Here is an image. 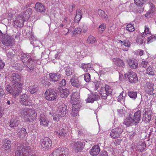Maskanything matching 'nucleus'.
<instances>
[{
    "mask_svg": "<svg viewBox=\"0 0 156 156\" xmlns=\"http://www.w3.org/2000/svg\"><path fill=\"white\" fill-rule=\"evenodd\" d=\"M84 79L87 82H89L90 80V76L89 73H87L84 75Z\"/></svg>",
    "mask_w": 156,
    "mask_h": 156,
    "instance_id": "nucleus-47",
    "label": "nucleus"
},
{
    "mask_svg": "<svg viewBox=\"0 0 156 156\" xmlns=\"http://www.w3.org/2000/svg\"><path fill=\"white\" fill-rule=\"evenodd\" d=\"M114 64L119 67H123L125 65L124 62L120 58H116L112 59Z\"/></svg>",
    "mask_w": 156,
    "mask_h": 156,
    "instance_id": "nucleus-23",
    "label": "nucleus"
},
{
    "mask_svg": "<svg viewBox=\"0 0 156 156\" xmlns=\"http://www.w3.org/2000/svg\"><path fill=\"white\" fill-rule=\"evenodd\" d=\"M151 34L150 30L148 27V26L145 25L144 27V30L143 34L145 36H148Z\"/></svg>",
    "mask_w": 156,
    "mask_h": 156,
    "instance_id": "nucleus-41",
    "label": "nucleus"
},
{
    "mask_svg": "<svg viewBox=\"0 0 156 156\" xmlns=\"http://www.w3.org/2000/svg\"><path fill=\"white\" fill-rule=\"evenodd\" d=\"M112 92V90L109 87L108 85H105V87L101 88L100 93H106L107 94H110Z\"/></svg>",
    "mask_w": 156,
    "mask_h": 156,
    "instance_id": "nucleus-29",
    "label": "nucleus"
},
{
    "mask_svg": "<svg viewBox=\"0 0 156 156\" xmlns=\"http://www.w3.org/2000/svg\"><path fill=\"white\" fill-rule=\"evenodd\" d=\"M137 54L140 56H142L144 53V51L141 49H139L136 51Z\"/></svg>",
    "mask_w": 156,
    "mask_h": 156,
    "instance_id": "nucleus-62",
    "label": "nucleus"
},
{
    "mask_svg": "<svg viewBox=\"0 0 156 156\" xmlns=\"http://www.w3.org/2000/svg\"><path fill=\"white\" fill-rule=\"evenodd\" d=\"M39 120L40 124L45 126H47L48 125L49 121L47 117L43 114H41L39 117Z\"/></svg>",
    "mask_w": 156,
    "mask_h": 156,
    "instance_id": "nucleus-18",
    "label": "nucleus"
},
{
    "mask_svg": "<svg viewBox=\"0 0 156 156\" xmlns=\"http://www.w3.org/2000/svg\"><path fill=\"white\" fill-rule=\"evenodd\" d=\"M95 86V90H97L99 87L100 85V82L98 81H96L94 83Z\"/></svg>",
    "mask_w": 156,
    "mask_h": 156,
    "instance_id": "nucleus-60",
    "label": "nucleus"
},
{
    "mask_svg": "<svg viewBox=\"0 0 156 156\" xmlns=\"http://www.w3.org/2000/svg\"><path fill=\"white\" fill-rule=\"evenodd\" d=\"M129 97L133 100H135L137 97V93L134 91H129L127 93Z\"/></svg>",
    "mask_w": 156,
    "mask_h": 156,
    "instance_id": "nucleus-39",
    "label": "nucleus"
},
{
    "mask_svg": "<svg viewBox=\"0 0 156 156\" xmlns=\"http://www.w3.org/2000/svg\"><path fill=\"white\" fill-rule=\"evenodd\" d=\"M133 112H131L129 113V114L126 117V119L124 120V122L126 126H129L133 125H136L133 119Z\"/></svg>",
    "mask_w": 156,
    "mask_h": 156,
    "instance_id": "nucleus-10",
    "label": "nucleus"
},
{
    "mask_svg": "<svg viewBox=\"0 0 156 156\" xmlns=\"http://www.w3.org/2000/svg\"><path fill=\"white\" fill-rule=\"evenodd\" d=\"M133 24L129 23L126 27V30L128 32H132L134 31L135 28Z\"/></svg>",
    "mask_w": 156,
    "mask_h": 156,
    "instance_id": "nucleus-36",
    "label": "nucleus"
},
{
    "mask_svg": "<svg viewBox=\"0 0 156 156\" xmlns=\"http://www.w3.org/2000/svg\"><path fill=\"white\" fill-rule=\"evenodd\" d=\"M100 95L101 96V98L102 99L106 100L107 99V97L110 94H107V93L102 92L100 93Z\"/></svg>",
    "mask_w": 156,
    "mask_h": 156,
    "instance_id": "nucleus-55",
    "label": "nucleus"
},
{
    "mask_svg": "<svg viewBox=\"0 0 156 156\" xmlns=\"http://www.w3.org/2000/svg\"><path fill=\"white\" fill-rule=\"evenodd\" d=\"M26 132L25 128L21 129L20 131L19 132V134L21 136H25Z\"/></svg>",
    "mask_w": 156,
    "mask_h": 156,
    "instance_id": "nucleus-57",
    "label": "nucleus"
},
{
    "mask_svg": "<svg viewBox=\"0 0 156 156\" xmlns=\"http://www.w3.org/2000/svg\"><path fill=\"white\" fill-rule=\"evenodd\" d=\"M156 40V37L153 35L148 37L147 39V43L149 44L151 43Z\"/></svg>",
    "mask_w": 156,
    "mask_h": 156,
    "instance_id": "nucleus-45",
    "label": "nucleus"
},
{
    "mask_svg": "<svg viewBox=\"0 0 156 156\" xmlns=\"http://www.w3.org/2000/svg\"><path fill=\"white\" fill-rule=\"evenodd\" d=\"M145 143L144 142H140L138 145L136 147V148L137 150L140 152H142L145 149L146 147Z\"/></svg>",
    "mask_w": 156,
    "mask_h": 156,
    "instance_id": "nucleus-33",
    "label": "nucleus"
},
{
    "mask_svg": "<svg viewBox=\"0 0 156 156\" xmlns=\"http://www.w3.org/2000/svg\"><path fill=\"white\" fill-rule=\"evenodd\" d=\"M147 0H134L135 3L137 5H140L144 4Z\"/></svg>",
    "mask_w": 156,
    "mask_h": 156,
    "instance_id": "nucleus-48",
    "label": "nucleus"
},
{
    "mask_svg": "<svg viewBox=\"0 0 156 156\" xmlns=\"http://www.w3.org/2000/svg\"><path fill=\"white\" fill-rule=\"evenodd\" d=\"M22 61L24 65L31 63L34 61V59L31 58L30 54L23 55L21 57Z\"/></svg>",
    "mask_w": 156,
    "mask_h": 156,
    "instance_id": "nucleus-17",
    "label": "nucleus"
},
{
    "mask_svg": "<svg viewBox=\"0 0 156 156\" xmlns=\"http://www.w3.org/2000/svg\"><path fill=\"white\" fill-rule=\"evenodd\" d=\"M100 96L96 92L91 93L88 94V97L86 100L87 103H93L94 101L99 100Z\"/></svg>",
    "mask_w": 156,
    "mask_h": 156,
    "instance_id": "nucleus-9",
    "label": "nucleus"
},
{
    "mask_svg": "<svg viewBox=\"0 0 156 156\" xmlns=\"http://www.w3.org/2000/svg\"><path fill=\"white\" fill-rule=\"evenodd\" d=\"M131 68H136L138 67V63L136 60L129 59L127 61Z\"/></svg>",
    "mask_w": 156,
    "mask_h": 156,
    "instance_id": "nucleus-26",
    "label": "nucleus"
},
{
    "mask_svg": "<svg viewBox=\"0 0 156 156\" xmlns=\"http://www.w3.org/2000/svg\"><path fill=\"white\" fill-rule=\"evenodd\" d=\"M82 31L81 29L79 27L76 28L74 30L73 35H76L77 34H81Z\"/></svg>",
    "mask_w": 156,
    "mask_h": 156,
    "instance_id": "nucleus-46",
    "label": "nucleus"
},
{
    "mask_svg": "<svg viewBox=\"0 0 156 156\" xmlns=\"http://www.w3.org/2000/svg\"><path fill=\"white\" fill-rule=\"evenodd\" d=\"M12 81L11 85L7 84L6 85L5 90L8 93L12 94L16 97L21 92L22 89L21 77L16 73H12L10 78Z\"/></svg>",
    "mask_w": 156,
    "mask_h": 156,
    "instance_id": "nucleus-1",
    "label": "nucleus"
},
{
    "mask_svg": "<svg viewBox=\"0 0 156 156\" xmlns=\"http://www.w3.org/2000/svg\"><path fill=\"white\" fill-rule=\"evenodd\" d=\"M106 27V25L105 23H102L100 25L98 28V33L101 34H102L105 30Z\"/></svg>",
    "mask_w": 156,
    "mask_h": 156,
    "instance_id": "nucleus-40",
    "label": "nucleus"
},
{
    "mask_svg": "<svg viewBox=\"0 0 156 156\" xmlns=\"http://www.w3.org/2000/svg\"><path fill=\"white\" fill-rule=\"evenodd\" d=\"M98 156H108V153L106 151L103 150L101 152Z\"/></svg>",
    "mask_w": 156,
    "mask_h": 156,
    "instance_id": "nucleus-56",
    "label": "nucleus"
},
{
    "mask_svg": "<svg viewBox=\"0 0 156 156\" xmlns=\"http://www.w3.org/2000/svg\"><path fill=\"white\" fill-rule=\"evenodd\" d=\"M133 119L135 122L136 124L137 125L140 121L141 119V112L138 110L135 113H133Z\"/></svg>",
    "mask_w": 156,
    "mask_h": 156,
    "instance_id": "nucleus-19",
    "label": "nucleus"
},
{
    "mask_svg": "<svg viewBox=\"0 0 156 156\" xmlns=\"http://www.w3.org/2000/svg\"><path fill=\"white\" fill-rule=\"evenodd\" d=\"M26 18L23 16L20 15L16 17L14 21V23L18 27H21L23 26V23L25 21Z\"/></svg>",
    "mask_w": 156,
    "mask_h": 156,
    "instance_id": "nucleus-16",
    "label": "nucleus"
},
{
    "mask_svg": "<svg viewBox=\"0 0 156 156\" xmlns=\"http://www.w3.org/2000/svg\"><path fill=\"white\" fill-rule=\"evenodd\" d=\"M65 72L66 75L67 76L71 75L73 73L72 70L71 69H66Z\"/></svg>",
    "mask_w": 156,
    "mask_h": 156,
    "instance_id": "nucleus-58",
    "label": "nucleus"
},
{
    "mask_svg": "<svg viewBox=\"0 0 156 156\" xmlns=\"http://www.w3.org/2000/svg\"><path fill=\"white\" fill-rule=\"evenodd\" d=\"M91 65L90 63L82 64L81 65L82 68H90Z\"/></svg>",
    "mask_w": 156,
    "mask_h": 156,
    "instance_id": "nucleus-52",
    "label": "nucleus"
},
{
    "mask_svg": "<svg viewBox=\"0 0 156 156\" xmlns=\"http://www.w3.org/2000/svg\"><path fill=\"white\" fill-rule=\"evenodd\" d=\"M79 110L75 109H72L71 114L73 116H77L78 115Z\"/></svg>",
    "mask_w": 156,
    "mask_h": 156,
    "instance_id": "nucleus-54",
    "label": "nucleus"
},
{
    "mask_svg": "<svg viewBox=\"0 0 156 156\" xmlns=\"http://www.w3.org/2000/svg\"><path fill=\"white\" fill-rule=\"evenodd\" d=\"M66 84V81L65 79H62L59 83V86L60 87L64 86Z\"/></svg>",
    "mask_w": 156,
    "mask_h": 156,
    "instance_id": "nucleus-61",
    "label": "nucleus"
},
{
    "mask_svg": "<svg viewBox=\"0 0 156 156\" xmlns=\"http://www.w3.org/2000/svg\"><path fill=\"white\" fill-rule=\"evenodd\" d=\"M123 131V129L120 127L115 128L112 130L110 135L112 138H116L120 136Z\"/></svg>",
    "mask_w": 156,
    "mask_h": 156,
    "instance_id": "nucleus-8",
    "label": "nucleus"
},
{
    "mask_svg": "<svg viewBox=\"0 0 156 156\" xmlns=\"http://www.w3.org/2000/svg\"><path fill=\"white\" fill-rule=\"evenodd\" d=\"M83 143L81 142H75L74 144V148L76 152H80L82 149Z\"/></svg>",
    "mask_w": 156,
    "mask_h": 156,
    "instance_id": "nucleus-27",
    "label": "nucleus"
},
{
    "mask_svg": "<svg viewBox=\"0 0 156 156\" xmlns=\"http://www.w3.org/2000/svg\"><path fill=\"white\" fill-rule=\"evenodd\" d=\"M29 88V90L32 94H34L38 90V88L37 86L34 85L33 86H30Z\"/></svg>",
    "mask_w": 156,
    "mask_h": 156,
    "instance_id": "nucleus-42",
    "label": "nucleus"
},
{
    "mask_svg": "<svg viewBox=\"0 0 156 156\" xmlns=\"http://www.w3.org/2000/svg\"><path fill=\"white\" fill-rule=\"evenodd\" d=\"M119 42H120L121 43L123 44L124 46L126 47H129L130 46V44L128 40H125L123 41H122L121 40H119Z\"/></svg>",
    "mask_w": 156,
    "mask_h": 156,
    "instance_id": "nucleus-50",
    "label": "nucleus"
},
{
    "mask_svg": "<svg viewBox=\"0 0 156 156\" xmlns=\"http://www.w3.org/2000/svg\"><path fill=\"white\" fill-rule=\"evenodd\" d=\"M153 5L151 7L150 9L147 11V12L145 14V16L146 17H148L150 16L151 14H152L154 13V11L155 7L154 6H153Z\"/></svg>",
    "mask_w": 156,
    "mask_h": 156,
    "instance_id": "nucleus-43",
    "label": "nucleus"
},
{
    "mask_svg": "<svg viewBox=\"0 0 156 156\" xmlns=\"http://www.w3.org/2000/svg\"><path fill=\"white\" fill-rule=\"evenodd\" d=\"M58 91V90H56L53 88L47 90L45 93L46 99L50 101H55Z\"/></svg>",
    "mask_w": 156,
    "mask_h": 156,
    "instance_id": "nucleus-3",
    "label": "nucleus"
},
{
    "mask_svg": "<svg viewBox=\"0 0 156 156\" xmlns=\"http://www.w3.org/2000/svg\"><path fill=\"white\" fill-rule=\"evenodd\" d=\"M148 63L146 61H142L140 64V67L146 68L148 66Z\"/></svg>",
    "mask_w": 156,
    "mask_h": 156,
    "instance_id": "nucleus-53",
    "label": "nucleus"
},
{
    "mask_svg": "<svg viewBox=\"0 0 156 156\" xmlns=\"http://www.w3.org/2000/svg\"><path fill=\"white\" fill-rule=\"evenodd\" d=\"M20 101L22 105L26 106L30 105L31 103V101L29 100L28 97L26 94L20 96Z\"/></svg>",
    "mask_w": 156,
    "mask_h": 156,
    "instance_id": "nucleus-11",
    "label": "nucleus"
},
{
    "mask_svg": "<svg viewBox=\"0 0 156 156\" xmlns=\"http://www.w3.org/2000/svg\"><path fill=\"white\" fill-rule=\"evenodd\" d=\"M50 78V80L54 82L57 81L60 79V76L59 74H57L55 73H50L49 74Z\"/></svg>",
    "mask_w": 156,
    "mask_h": 156,
    "instance_id": "nucleus-30",
    "label": "nucleus"
},
{
    "mask_svg": "<svg viewBox=\"0 0 156 156\" xmlns=\"http://www.w3.org/2000/svg\"><path fill=\"white\" fill-rule=\"evenodd\" d=\"M69 150L65 147H60L51 153L49 156H68Z\"/></svg>",
    "mask_w": 156,
    "mask_h": 156,
    "instance_id": "nucleus-4",
    "label": "nucleus"
},
{
    "mask_svg": "<svg viewBox=\"0 0 156 156\" xmlns=\"http://www.w3.org/2000/svg\"><path fill=\"white\" fill-rule=\"evenodd\" d=\"M68 18L66 16L64 18L63 20L62 21V22L64 24H66L67 23L68 21Z\"/></svg>",
    "mask_w": 156,
    "mask_h": 156,
    "instance_id": "nucleus-64",
    "label": "nucleus"
},
{
    "mask_svg": "<svg viewBox=\"0 0 156 156\" xmlns=\"http://www.w3.org/2000/svg\"><path fill=\"white\" fill-rule=\"evenodd\" d=\"M145 37L142 35H140L138 37L136 41L138 44H143V42L145 41Z\"/></svg>",
    "mask_w": 156,
    "mask_h": 156,
    "instance_id": "nucleus-38",
    "label": "nucleus"
},
{
    "mask_svg": "<svg viewBox=\"0 0 156 156\" xmlns=\"http://www.w3.org/2000/svg\"><path fill=\"white\" fill-rule=\"evenodd\" d=\"M20 123V121L16 119H12L9 123V126L11 128H15Z\"/></svg>",
    "mask_w": 156,
    "mask_h": 156,
    "instance_id": "nucleus-31",
    "label": "nucleus"
},
{
    "mask_svg": "<svg viewBox=\"0 0 156 156\" xmlns=\"http://www.w3.org/2000/svg\"><path fill=\"white\" fill-rule=\"evenodd\" d=\"M100 152V148L98 145H94L90 150V153L93 156H96Z\"/></svg>",
    "mask_w": 156,
    "mask_h": 156,
    "instance_id": "nucleus-21",
    "label": "nucleus"
},
{
    "mask_svg": "<svg viewBox=\"0 0 156 156\" xmlns=\"http://www.w3.org/2000/svg\"><path fill=\"white\" fill-rule=\"evenodd\" d=\"M62 117L61 115L57 112L56 114L53 116V120L55 121H59V119Z\"/></svg>",
    "mask_w": 156,
    "mask_h": 156,
    "instance_id": "nucleus-49",
    "label": "nucleus"
},
{
    "mask_svg": "<svg viewBox=\"0 0 156 156\" xmlns=\"http://www.w3.org/2000/svg\"><path fill=\"white\" fill-rule=\"evenodd\" d=\"M154 69H147L146 73L149 75L153 76L154 75Z\"/></svg>",
    "mask_w": 156,
    "mask_h": 156,
    "instance_id": "nucleus-51",
    "label": "nucleus"
},
{
    "mask_svg": "<svg viewBox=\"0 0 156 156\" xmlns=\"http://www.w3.org/2000/svg\"><path fill=\"white\" fill-rule=\"evenodd\" d=\"M70 82L71 85L74 87L79 88L81 87V82L77 76H73L71 78Z\"/></svg>",
    "mask_w": 156,
    "mask_h": 156,
    "instance_id": "nucleus-14",
    "label": "nucleus"
},
{
    "mask_svg": "<svg viewBox=\"0 0 156 156\" xmlns=\"http://www.w3.org/2000/svg\"><path fill=\"white\" fill-rule=\"evenodd\" d=\"M121 141L119 139H116L115 140L114 142V144L116 146H117L118 145H119L121 143Z\"/></svg>",
    "mask_w": 156,
    "mask_h": 156,
    "instance_id": "nucleus-63",
    "label": "nucleus"
},
{
    "mask_svg": "<svg viewBox=\"0 0 156 156\" xmlns=\"http://www.w3.org/2000/svg\"><path fill=\"white\" fill-rule=\"evenodd\" d=\"M54 133L59 138L64 137L66 135V130L63 128L60 129L59 132L58 131H55Z\"/></svg>",
    "mask_w": 156,
    "mask_h": 156,
    "instance_id": "nucleus-28",
    "label": "nucleus"
},
{
    "mask_svg": "<svg viewBox=\"0 0 156 156\" xmlns=\"http://www.w3.org/2000/svg\"><path fill=\"white\" fill-rule=\"evenodd\" d=\"M11 146V143L10 141L5 140L4 141L3 147L6 150H8L10 149Z\"/></svg>",
    "mask_w": 156,
    "mask_h": 156,
    "instance_id": "nucleus-34",
    "label": "nucleus"
},
{
    "mask_svg": "<svg viewBox=\"0 0 156 156\" xmlns=\"http://www.w3.org/2000/svg\"><path fill=\"white\" fill-rule=\"evenodd\" d=\"M59 114L61 115V116L64 117L67 112V110L66 106L64 105V106H60L57 111Z\"/></svg>",
    "mask_w": 156,
    "mask_h": 156,
    "instance_id": "nucleus-24",
    "label": "nucleus"
},
{
    "mask_svg": "<svg viewBox=\"0 0 156 156\" xmlns=\"http://www.w3.org/2000/svg\"><path fill=\"white\" fill-rule=\"evenodd\" d=\"M143 115L142 120L145 122H149L151 119L152 111L149 109H146Z\"/></svg>",
    "mask_w": 156,
    "mask_h": 156,
    "instance_id": "nucleus-13",
    "label": "nucleus"
},
{
    "mask_svg": "<svg viewBox=\"0 0 156 156\" xmlns=\"http://www.w3.org/2000/svg\"><path fill=\"white\" fill-rule=\"evenodd\" d=\"M123 92H122L119 95L118 97V100L119 101H120L122 100L125 99V98L123 96Z\"/></svg>",
    "mask_w": 156,
    "mask_h": 156,
    "instance_id": "nucleus-59",
    "label": "nucleus"
},
{
    "mask_svg": "<svg viewBox=\"0 0 156 156\" xmlns=\"http://www.w3.org/2000/svg\"><path fill=\"white\" fill-rule=\"evenodd\" d=\"M57 89L58 91V92H59L60 93L61 97L62 98H66L69 94V91L67 89H63L61 87H58Z\"/></svg>",
    "mask_w": 156,
    "mask_h": 156,
    "instance_id": "nucleus-20",
    "label": "nucleus"
},
{
    "mask_svg": "<svg viewBox=\"0 0 156 156\" xmlns=\"http://www.w3.org/2000/svg\"><path fill=\"white\" fill-rule=\"evenodd\" d=\"M35 9L37 12H44L45 10V7L40 2L37 3L34 7Z\"/></svg>",
    "mask_w": 156,
    "mask_h": 156,
    "instance_id": "nucleus-25",
    "label": "nucleus"
},
{
    "mask_svg": "<svg viewBox=\"0 0 156 156\" xmlns=\"http://www.w3.org/2000/svg\"><path fill=\"white\" fill-rule=\"evenodd\" d=\"M154 84L152 83L147 82L145 85L144 89L145 92L147 94L153 95L154 94L153 93L154 91L153 89Z\"/></svg>",
    "mask_w": 156,
    "mask_h": 156,
    "instance_id": "nucleus-15",
    "label": "nucleus"
},
{
    "mask_svg": "<svg viewBox=\"0 0 156 156\" xmlns=\"http://www.w3.org/2000/svg\"><path fill=\"white\" fill-rule=\"evenodd\" d=\"M98 14L101 19L105 20H108L107 15L104 11L101 9H99L98 10Z\"/></svg>",
    "mask_w": 156,
    "mask_h": 156,
    "instance_id": "nucleus-32",
    "label": "nucleus"
},
{
    "mask_svg": "<svg viewBox=\"0 0 156 156\" xmlns=\"http://www.w3.org/2000/svg\"><path fill=\"white\" fill-rule=\"evenodd\" d=\"M15 40V39L12 37L7 35L2 39L1 41L4 45L10 47L14 44Z\"/></svg>",
    "mask_w": 156,
    "mask_h": 156,
    "instance_id": "nucleus-6",
    "label": "nucleus"
},
{
    "mask_svg": "<svg viewBox=\"0 0 156 156\" xmlns=\"http://www.w3.org/2000/svg\"><path fill=\"white\" fill-rule=\"evenodd\" d=\"M20 113L21 116L24 117L26 121L30 122L33 121L37 116V113L34 110L27 108L21 109Z\"/></svg>",
    "mask_w": 156,
    "mask_h": 156,
    "instance_id": "nucleus-2",
    "label": "nucleus"
},
{
    "mask_svg": "<svg viewBox=\"0 0 156 156\" xmlns=\"http://www.w3.org/2000/svg\"><path fill=\"white\" fill-rule=\"evenodd\" d=\"M82 11L81 9H78L76 10V15L74 19L75 23H78L82 17Z\"/></svg>",
    "mask_w": 156,
    "mask_h": 156,
    "instance_id": "nucleus-22",
    "label": "nucleus"
},
{
    "mask_svg": "<svg viewBox=\"0 0 156 156\" xmlns=\"http://www.w3.org/2000/svg\"><path fill=\"white\" fill-rule=\"evenodd\" d=\"M41 144L43 148L48 149L50 148L52 145L51 140L48 137H45L41 140Z\"/></svg>",
    "mask_w": 156,
    "mask_h": 156,
    "instance_id": "nucleus-12",
    "label": "nucleus"
},
{
    "mask_svg": "<svg viewBox=\"0 0 156 156\" xmlns=\"http://www.w3.org/2000/svg\"><path fill=\"white\" fill-rule=\"evenodd\" d=\"M96 39L94 36L90 35L88 36L86 41V42L88 44H93L96 41Z\"/></svg>",
    "mask_w": 156,
    "mask_h": 156,
    "instance_id": "nucleus-37",
    "label": "nucleus"
},
{
    "mask_svg": "<svg viewBox=\"0 0 156 156\" xmlns=\"http://www.w3.org/2000/svg\"><path fill=\"white\" fill-rule=\"evenodd\" d=\"M74 100V102H76V103H75L73 104L72 105V109H75L76 110H79L80 104L77 101L78 100L77 99L76 100Z\"/></svg>",
    "mask_w": 156,
    "mask_h": 156,
    "instance_id": "nucleus-44",
    "label": "nucleus"
},
{
    "mask_svg": "<svg viewBox=\"0 0 156 156\" xmlns=\"http://www.w3.org/2000/svg\"><path fill=\"white\" fill-rule=\"evenodd\" d=\"M124 76L128 78L129 82L131 83H135L138 81L136 74L133 73L131 70L125 74Z\"/></svg>",
    "mask_w": 156,
    "mask_h": 156,
    "instance_id": "nucleus-7",
    "label": "nucleus"
},
{
    "mask_svg": "<svg viewBox=\"0 0 156 156\" xmlns=\"http://www.w3.org/2000/svg\"><path fill=\"white\" fill-rule=\"evenodd\" d=\"M16 156H27L30 152L29 147L21 145L17 147Z\"/></svg>",
    "mask_w": 156,
    "mask_h": 156,
    "instance_id": "nucleus-5",
    "label": "nucleus"
},
{
    "mask_svg": "<svg viewBox=\"0 0 156 156\" xmlns=\"http://www.w3.org/2000/svg\"><path fill=\"white\" fill-rule=\"evenodd\" d=\"M32 12V9L30 8L27 9L24 13L23 16H25V18L27 20L30 17V15H31Z\"/></svg>",
    "mask_w": 156,
    "mask_h": 156,
    "instance_id": "nucleus-35",
    "label": "nucleus"
}]
</instances>
